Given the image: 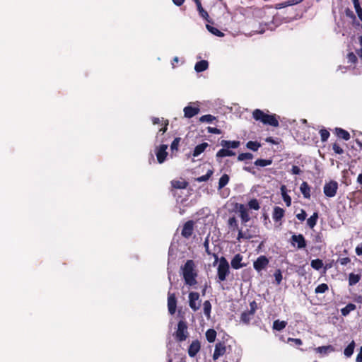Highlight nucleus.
<instances>
[{
    "instance_id": "1",
    "label": "nucleus",
    "mask_w": 362,
    "mask_h": 362,
    "mask_svg": "<svg viewBox=\"0 0 362 362\" xmlns=\"http://www.w3.org/2000/svg\"><path fill=\"white\" fill-rule=\"evenodd\" d=\"M194 262L192 260H187L182 268L185 282L190 286H194L197 283L196 280L197 274L194 270Z\"/></svg>"
},
{
    "instance_id": "2",
    "label": "nucleus",
    "mask_w": 362,
    "mask_h": 362,
    "mask_svg": "<svg viewBox=\"0 0 362 362\" xmlns=\"http://www.w3.org/2000/svg\"><path fill=\"white\" fill-rule=\"evenodd\" d=\"M252 116L255 120L260 121L264 124H269L274 127H278L279 124L275 115L265 114L263 111L259 109L254 110Z\"/></svg>"
},
{
    "instance_id": "3",
    "label": "nucleus",
    "mask_w": 362,
    "mask_h": 362,
    "mask_svg": "<svg viewBox=\"0 0 362 362\" xmlns=\"http://www.w3.org/2000/svg\"><path fill=\"white\" fill-rule=\"evenodd\" d=\"M217 273L219 281H225L226 276L229 274V264L224 257H222L219 261V264L217 268Z\"/></svg>"
},
{
    "instance_id": "4",
    "label": "nucleus",
    "mask_w": 362,
    "mask_h": 362,
    "mask_svg": "<svg viewBox=\"0 0 362 362\" xmlns=\"http://www.w3.org/2000/svg\"><path fill=\"white\" fill-rule=\"evenodd\" d=\"M257 305L255 301H252L250 303V310L244 311L240 315V322L245 325H249L251 320L253 318Z\"/></svg>"
},
{
    "instance_id": "5",
    "label": "nucleus",
    "mask_w": 362,
    "mask_h": 362,
    "mask_svg": "<svg viewBox=\"0 0 362 362\" xmlns=\"http://www.w3.org/2000/svg\"><path fill=\"white\" fill-rule=\"evenodd\" d=\"M189 333L187 331V322L180 320L177 325V329L175 333V339L178 341H185L188 337Z\"/></svg>"
},
{
    "instance_id": "6",
    "label": "nucleus",
    "mask_w": 362,
    "mask_h": 362,
    "mask_svg": "<svg viewBox=\"0 0 362 362\" xmlns=\"http://www.w3.org/2000/svg\"><path fill=\"white\" fill-rule=\"evenodd\" d=\"M256 236V230L255 226H250V228L245 230L238 229V234L237 240L240 241L241 240H250Z\"/></svg>"
},
{
    "instance_id": "7",
    "label": "nucleus",
    "mask_w": 362,
    "mask_h": 362,
    "mask_svg": "<svg viewBox=\"0 0 362 362\" xmlns=\"http://www.w3.org/2000/svg\"><path fill=\"white\" fill-rule=\"evenodd\" d=\"M202 300L199 299V294L197 292L189 293V305L193 311L198 310L201 307Z\"/></svg>"
},
{
    "instance_id": "8",
    "label": "nucleus",
    "mask_w": 362,
    "mask_h": 362,
    "mask_svg": "<svg viewBox=\"0 0 362 362\" xmlns=\"http://www.w3.org/2000/svg\"><path fill=\"white\" fill-rule=\"evenodd\" d=\"M338 184L336 181H330L324 186V194L327 197H333L336 195Z\"/></svg>"
},
{
    "instance_id": "9",
    "label": "nucleus",
    "mask_w": 362,
    "mask_h": 362,
    "mask_svg": "<svg viewBox=\"0 0 362 362\" xmlns=\"http://www.w3.org/2000/svg\"><path fill=\"white\" fill-rule=\"evenodd\" d=\"M269 259L264 256L261 255L254 262L253 267L254 269L258 272H260L262 270L265 269L267 267L269 264Z\"/></svg>"
},
{
    "instance_id": "10",
    "label": "nucleus",
    "mask_w": 362,
    "mask_h": 362,
    "mask_svg": "<svg viewBox=\"0 0 362 362\" xmlns=\"http://www.w3.org/2000/svg\"><path fill=\"white\" fill-rule=\"evenodd\" d=\"M227 347L224 342H218L215 346L213 359L216 360L226 353Z\"/></svg>"
},
{
    "instance_id": "11",
    "label": "nucleus",
    "mask_w": 362,
    "mask_h": 362,
    "mask_svg": "<svg viewBox=\"0 0 362 362\" xmlns=\"http://www.w3.org/2000/svg\"><path fill=\"white\" fill-rule=\"evenodd\" d=\"M168 145L166 144H162L157 148L156 154L159 163H163L165 160L166 156L168 155L166 151Z\"/></svg>"
},
{
    "instance_id": "12",
    "label": "nucleus",
    "mask_w": 362,
    "mask_h": 362,
    "mask_svg": "<svg viewBox=\"0 0 362 362\" xmlns=\"http://www.w3.org/2000/svg\"><path fill=\"white\" fill-rule=\"evenodd\" d=\"M237 209L238 213L240 214V217L241 218L243 223H246L250 220V217L248 213L247 209L245 207L244 204H240L237 206Z\"/></svg>"
},
{
    "instance_id": "13",
    "label": "nucleus",
    "mask_w": 362,
    "mask_h": 362,
    "mask_svg": "<svg viewBox=\"0 0 362 362\" xmlns=\"http://www.w3.org/2000/svg\"><path fill=\"white\" fill-rule=\"evenodd\" d=\"M177 300L174 293H168V308L171 315H173L176 311Z\"/></svg>"
},
{
    "instance_id": "14",
    "label": "nucleus",
    "mask_w": 362,
    "mask_h": 362,
    "mask_svg": "<svg viewBox=\"0 0 362 362\" xmlns=\"http://www.w3.org/2000/svg\"><path fill=\"white\" fill-rule=\"evenodd\" d=\"M291 243L293 245L295 243H297V247L298 249L304 248L306 246L305 238L301 234L293 235L291 237Z\"/></svg>"
},
{
    "instance_id": "15",
    "label": "nucleus",
    "mask_w": 362,
    "mask_h": 362,
    "mask_svg": "<svg viewBox=\"0 0 362 362\" xmlns=\"http://www.w3.org/2000/svg\"><path fill=\"white\" fill-rule=\"evenodd\" d=\"M194 229V223L192 221H188L183 226V228L182 230V235L186 238H189L192 233Z\"/></svg>"
},
{
    "instance_id": "16",
    "label": "nucleus",
    "mask_w": 362,
    "mask_h": 362,
    "mask_svg": "<svg viewBox=\"0 0 362 362\" xmlns=\"http://www.w3.org/2000/svg\"><path fill=\"white\" fill-rule=\"evenodd\" d=\"M201 348L200 342L198 340L193 341L188 348V354L190 357H194L199 351Z\"/></svg>"
},
{
    "instance_id": "17",
    "label": "nucleus",
    "mask_w": 362,
    "mask_h": 362,
    "mask_svg": "<svg viewBox=\"0 0 362 362\" xmlns=\"http://www.w3.org/2000/svg\"><path fill=\"white\" fill-rule=\"evenodd\" d=\"M183 111L185 117L192 118L199 112V106L192 107L188 105L184 108Z\"/></svg>"
},
{
    "instance_id": "18",
    "label": "nucleus",
    "mask_w": 362,
    "mask_h": 362,
    "mask_svg": "<svg viewBox=\"0 0 362 362\" xmlns=\"http://www.w3.org/2000/svg\"><path fill=\"white\" fill-rule=\"evenodd\" d=\"M243 256L240 254L235 255L231 260V267L235 269H239L245 265L242 264Z\"/></svg>"
},
{
    "instance_id": "19",
    "label": "nucleus",
    "mask_w": 362,
    "mask_h": 362,
    "mask_svg": "<svg viewBox=\"0 0 362 362\" xmlns=\"http://www.w3.org/2000/svg\"><path fill=\"white\" fill-rule=\"evenodd\" d=\"M284 212L285 211L282 208L279 206L274 207L272 214L274 221L276 222L280 221L284 216Z\"/></svg>"
},
{
    "instance_id": "20",
    "label": "nucleus",
    "mask_w": 362,
    "mask_h": 362,
    "mask_svg": "<svg viewBox=\"0 0 362 362\" xmlns=\"http://www.w3.org/2000/svg\"><path fill=\"white\" fill-rule=\"evenodd\" d=\"M240 144V143L238 141L222 140L221 141V146L226 148H237Z\"/></svg>"
},
{
    "instance_id": "21",
    "label": "nucleus",
    "mask_w": 362,
    "mask_h": 362,
    "mask_svg": "<svg viewBox=\"0 0 362 362\" xmlns=\"http://www.w3.org/2000/svg\"><path fill=\"white\" fill-rule=\"evenodd\" d=\"M209 63L206 60H202L196 63L194 69L197 72H202L208 69Z\"/></svg>"
},
{
    "instance_id": "22",
    "label": "nucleus",
    "mask_w": 362,
    "mask_h": 362,
    "mask_svg": "<svg viewBox=\"0 0 362 362\" xmlns=\"http://www.w3.org/2000/svg\"><path fill=\"white\" fill-rule=\"evenodd\" d=\"M315 351L317 353H319L320 354L327 355L328 353L334 351V348L331 345L322 346L316 348Z\"/></svg>"
},
{
    "instance_id": "23",
    "label": "nucleus",
    "mask_w": 362,
    "mask_h": 362,
    "mask_svg": "<svg viewBox=\"0 0 362 362\" xmlns=\"http://www.w3.org/2000/svg\"><path fill=\"white\" fill-rule=\"evenodd\" d=\"M209 146V144L206 142H204L199 145H197L195 148H194V150L193 151V156L194 157H197L198 156H199L202 153H203L205 149L206 148V147Z\"/></svg>"
},
{
    "instance_id": "24",
    "label": "nucleus",
    "mask_w": 362,
    "mask_h": 362,
    "mask_svg": "<svg viewBox=\"0 0 362 362\" xmlns=\"http://www.w3.org/2000/svg\"><path fill=\"white\" fill-rule=\"evenodd\" d=\"M300 190L305 198H310V188L306 182H303L300 187Z\"/></svg>"
},
{
    "instance_id": "25",
    "label": "nucleus",
    "mask_w": 362,
    "mask_h": 362,
    "mask_svg": "<svg viewBox=\"0 0 362 362\" xmlns=\"http://www.w3.org/2000/svg\"><path fill=\"white\" fill-rule=\"evenodd\" d=\"M281 193L284 201L285 202L287 206H290L291 204V198L287 194L286 187L285 185L281 187Z\"/></svg>"
},
{
    "instance_id": "26",
    "label": "nucleus",
    "mask_w": 362,
    "mask_h": 362,
    "mask_svg": "<svg viewBox=\"0 0 362 362\" xmlns=\"http://www.w3.org/2000/svg\"><path fill=\"white\" fill-rule=\"evenodd\" d=\"M234 155H235V152L230 150V148H223H223L220 149L216 153V156L220 157V158L226 157V156H233Z\"/></svg>"
},
{
    "instance_id": "27",
    "label": "nucleus",
    "mask_w": 362,
    "mask_h": 362,
    "mask_svg": "<svg viewBox=\"0 0 362 362\" xmlns=\"http://www.w3.org/2000/svg\"><path fill=\"white\" fill-rule=\"evenodd\" d=\"M335 131L338 137L342 138L345 141H348L350 139V134L347 131L341 128H336Z\"/></svg>"
},
{
    "instance_id": "28",
    "label": "nucleus",
    "mask_w": 362,
    "mask_h": 362,
    "mask_svg": "<svg viewBox=\"0 0 362 362\" xmlns=\"http://www.w3.org/2000/svg\"><path fill=\"white\" fill-rule=\"evenodd\" d=\"M356 306L353 303H349L341 310V315L344 316L348 315L351 311L356 310Z\"/></svg>"
},
{
    "instance_id": "29",
    "label": "nucleus",
    "mask_w": 362,
    "mask_h": 362,
    "mask_svg": "<svg viewBox=\"0 0 362 362\" xmlns=\"http://www.w3.org/2000/svg\"><path fill=\"white\" fill-rule=\"evenodd\" d=\"M287 325L286 321H280L279 320H276L273 323V329L281 331L284 329Z\"/></svg>"
},
{
    "instance_id": "30",
    "label": "nucleus",
    "mask_w": 362,
    "mask_h": 362,
    "mask_svg": "<svg viewBox=\"0 0 362 362\" xmlns=\"http://www.w3.org/2000/svg\"><path fill=\"white\" fill-rule=\"evenodd\" d=\"M206 337L209 342H214L216 337V332L213 329H209L206 332Z\"/></svg>"
},
{
    "instance_id": "31",
    "label": "nucleus",
    "mask_w": 362,
    "mask_h": 362,
    "mask_svg": "<svg viewBox=\"0 0 362 362\" xmlns=\"http://www.w3.org/2000/svg\"><path fill=\"white\" fill-rule=\"evenodd\" d=\"M361 279V276L359 274H355L354 273H351L349 276V284L350 286H354Z\"/></svg>"
},
{
    "instance_id": "32",
    "label": "nucleus",
    "mask_w": 362,
    "mask_h": 362,
    "mask_svg": "<svg viewBox=\"0 0 362 362\" xmlns=\"http://www.w3.org/2000/svg\"><path fill=\"white\" fill-rule=\"evenodd\" d=\"M318 218L317 213H314L307 220V224L310 228H313L317 223V221Z\"/></svg>"
},
{
    "instance_id": "33",
    "label": "nucleus",
    "mask_w": 362,
    "mask_h": 362,
    "mask_svg": "<svg viewBox=\"0 0 362 362\" xmlns=\"http://www.w3.org/2000/svg\"><path fill=\"white\" fill-rule=\"evenodd\" d=\"M229 176L227 174L223 175L219 179L218 189L223 188L229 182Z\"/></svg>"
},
{
    "instance_id": "34",
    "label": "nucleus",
    "mask_w": 362,
    "mask_h": 362,
    "mask_svg": "<svg viewBox=\"0 0 362 362\" xmlns=\"http://www.w3.org/2000/svg\"><path fill=\"white\" fill-rule=\"evenodd\" d=\"M353 4L355 8V11L359 18V19L362 21V8L360 5L359 0H352Z\"/></svg>"
},
{
    "instance_id": "35",
    "label": "nucleus",
    "mask_w": 362,
    "mask_h": 362,
    "mask_svg": "<svg viewBox=\"0 0 362 362\" xmlns=\"http://www.w3.org/2000/svg\"><path fill=\"white\" fill-rule=\"evenodd\" d=\"M354 347H355V343L354 341H352L344 349V355L346 356V357H350L353 353H354Z\"/></svg>"
},
{
    "instance_id": "36",
    "label": "nucleus",
    "mask_w": 362,
    "mask_h": 362,
    "mask_svg": "<svg viewBox=\"0 0 362 362\" xmlns=\"http://www.w3.org/2000/svg\"><path fill=\"white\" fill-rule=\"evenodd\" d=\"M311 267L315 270H320L323 267V262L320 259H315L311 261Z\"/></svg>"
},
{
    "instance_id": "37",
    "label": "nucleus",
    "mask_w": 362,
    "mask_h": 362,
    "mask_svg": "<svg viewBox=\"0 0 362 362\" xmlns=\"http://www.w3.org/2000/svg\"><path fill=\"white\" fill-rule=\"evenodd\" d=\"M203 310L204 315L207 317H210V313L211 310V304L209 300H206L203 304Z\"/></svg>"
},
{
    "instance_id": "38",
    "label": "nucleus",
    "mask_w": 362,
    "mask_h": 362,
    "mask_svg": "<svg viewBox=\"0 0 362 362\" xmlns=\"http://www.w3.org/2000/svg\"><path fill=\"white\" fill-rule=\"evenodd\" d=\"M272 163V160L269 159H257L255 162V165L260 167H265L271 165Z\"/></svg>"
},
{
    "instance_id": "39",
    "label": "nucleus",
    "mask_w": 362,
    "mask_h": 362,
    "mask_svg": "<svg viewBox=\"0 0 362 362\" xmlns=\"http://www.w3.org/2000/svg\"><path fill=\"white\" fill-rule=\"evenodd\" d=\"M206 28L211 33L214 34V35L218 37H223L224 35V34L221 31L210 25H206Z\"/></svg>"
},
{
    "instance_id": "40",
    "label": "nucleus",
    "mask_w": 362,
    "mask_h": 362,
    "mask_svg": "<svg viewBox=\"0 0 362 362\" xmlns=\"http://www.w3.org/2000/svg\"><path fill=\"white\" fill-rule=\"evenodd\" d=\"M246 146L253 151H257L260 147V144L257 141H250L247 143Z\"/></svg>"
},
{
    "instance_id": "41",
    "label": "nucleus",
    "mask_w": 362,
    "mask_h": 362,
    "mask_svg": "<svg viewBox=\"0 0 362 362\" xmlns=\"http://www.w3.org/2000/svg\"><path fill=\"white\" fill-rule=\"evenodd\" d=\"M228 224L233 230H238V221L235 216L230 217L228 220Z\"/></svg>"
},
{
    "instance_id": "42",
    "label": "nucleus",
    "mask_w": 362,
    "mask_h": 362,
    "mask_svg": "<svg viewBox=\"0 0 362 362\" xmlns=\"http://www.w3.org/2000/svg\"><path fill=\"white\" fill-rule=\"evenodd\" d=\"M216 119V117L211 115H205L199 118L201 122L211 123Z\"/></svg>"
},
{
    "instance_id": "43",
    "label": "nucleus",
    "mask_w": 362,
    "mask_h": 362,
    "mask_svg": "<svg viewBox=\"0 0 362 362\" xmlns=\"http://www.w3.org/2000/svg\"><path fill=\"white\" fill-rule=\"evenodd\" d=\"M212 174H213V170H209L206 175L197 177V181L199 182H206L211 177Z\"/></svg>"
},
{
    "instance_id": "44",
    "label": "nucleus",
    "mask_w": 362,
    "mask_h": 362,
    "mask_svg": "<svg viewBox=\"0 0 362 362\" xmlns=\"http://www.w3.org/2000/svg\"><path fill=\"white\" fill-rule=\"evenodd\" d=\"M253 156L250 153H240L238 156V160L240 161L245 160H252Z\"/></svg>"
},
{
    "instance_id": "45",
    "label": "nucleus",
    "mask_w": 362,
    "mask_h": 362,
    "mask_svg": "<svg viewBox=\"0 0 362 362\" xmlns=\"http://www.w3.org/2000/svg\"><path fill=\"white\" fill-rule=\"evenodd\" d=\"M328 290V286L326 284H321L315 288L316 293H324Z\"/></svg>"
},
{
    "instance_id": "46",
    "label": "nucleus",
    "mask_w": 362,
    "mask_h": 362,
    "mask_svg": "<svg viewBox=\"0 0 362 362\" xmlns=\"http://www.w3.org/2000/svg\"><path fill=\"white\" fill-rule=\"evenodd\" d=\"M248 206L250 207V209L254 210H258L260 208L259 204L256 199H251L248 202Z\"/></svg>"
},
{
    "instance_id": "47",
    "label": "nucleus",
    "mask_w": 362,
    "mask_h": 362,
    "mask_svg": "<svg viewBox=\"0 0 362 362\" xmlns=\"http://www.w3.org/2000/svg\"><path fill=\"white\" fill-rule=\"evenodd\" d=\"M275 281L276 282V284L279 285L282 281L283 276L282 274L280 269H277L275 271L274 274Z\"/></svg>"
},
{
    "instance_id": "48",
    "label": "nucleus",
    "mask_w": 362,
    "mask_h": 362,
    "mask_svg": "<svg viewBox=\"0 0 362 362\" xmlns=\"http://www.w3.org/2000/svg\"><path fill=\"white\" fill-rule=\"evenodd\" d=\"M181 139L176 137L171 144L170 148L172 151H177Z\"/></svg>"
},
{
    "instance_id": "49",
    "label": "nucleus",
    "mask_w": 362,
    "mask_h": 362,
    "mask_svg": "<svg viewBox=\"0 0 362 362\" xmlns=\"http://www.w3.org/2000/svg\"><path fill=\"white\" fill-rule=\"evenodd\" d=\"M320 136H321V140L322 141H326L329 136V132L327 130V129H321L320 131Z\"/></svg>"
},
{
    "instance_id": "50",
    "label": "nucleus",
    "mask_w": 362,
    "mask_h": 362,
    "mask_svg": "<svg viewBox=\"0 0 362 362\" xmlns=\"http://www.w3.org/2000/svg\"><path fill=\"white\" fill-rule=\"evenodd\" d=\"M197 10L199 13V15L204 18V19L207 20V18H209V14L208 13L202 8V4L201 5H198L197 6Z\"/></svg>"
},
{
    "instance_id": "51",
    "label": "nucleus",
    "mask_w": 362,
    "mask_h": 362,
    "mask_svg": "<svg viewBox=\"0 0 362 362\" xmlns=\"http://www.w3.org/2000/svg\"><path fill=\"white\" fill-rule=\"evenodd\" d=\"M332 149L337 154H342L344 153L342 148L337 143L332 145Z\"/></svg>"
},
{
    "instance_id": "52",
    "label": "nucleus",
    "mask_w": 362,
    "mask_h": 362,
    "mask_svg": "<svg viewBox=\"0 0 362 362\" xmlns=\"http://www.w3.org/2000/svg\"><path fill=\"white\" fill-rule=\"evenodd\" d=\"M173 186L175 188L178 189H182L186 187V183L184 182H180V181H173L172 182Z\"/></svg>"
},
{
    "instance_id": "53",
    "label": "nucleus",
    "mask_w": 362,
    "mask_h": 362,
    "mask_svg": "<svg viewBox=\"0 0 362 362\" xmlns=\"http://www.w3.org/2000/svg\"><path fill=\"white\" fill-rule=\"evenodd\" d=\"M307 214L304 210H301L300 213L296 214V218L301 221L306 218Z\"/></svg>"
},
{
    "instance_id": "54",
    "label": "nucleus",
    "mask_w": 362,
    "mask_h": 362,
    "mask_svg": "<svg viewBox=\"0 0 362 362\" xmlns=\"http://www.w3.org/2000/svg\"><path fill=\"white\" fill-rule=\"evenodd\" d=\"M347 58L350 63H355L357 61V57L353 52L349 53Z\"/></svg>"
},
{
    "instance_id": "55",
    "label": "nucleus",
    "mask_w": 362,
    "mask_h": 362,
    "mask_svg": "<svg viewBox=\"0 0 362 362\" xmlns=\"http://www.w3.org/2000/svg\"><path fill=\"white\" fill-rule=\"evenodd\" d=\"M207 130L209 133H212V134H221V130L216 128V127H209L207 128Z\"/></svg>"
},
{
    "instance_id": "56",
    "label": "nucleus",
    "mask_w": 362,
    "mask_h": 362,
    "mask_svg": "<svg viewBox=\"0 0 362 362\" xmlns=\"http://www.w3.org/2000/svg\"><path fill=\"white\" fill-rule=\"evenodd\" d=\"M351 261V259L349 258V257H342V258H340L339 259L338 262L341 264V265H346L348 263H349Z\"/></svg>"
},
{
    "instance_id": "57",
    "label": "nucleus",
    "mask_w": 362,
    "mask_h": 362,
    "mask_svg": "<svg viewBox=\"0 0 362 362\" xmlns=\"http://www.w3.org/2000/svg\"><path fill=\"white\" fill-rule=\"evenodd\" d=\"M303 0H288L286 1V3L288 5V6H293V5H296V4H298L300 2H302Z\"/></svg>"
},
{
    "instance_id": "58",
    "label": "nucleus",
    "mask_w": 362,
    "mask_h": 362,
    "mask_svg": "<svg viewBox=\"0 0 362 362\" xmlns=\"http://www.w3.org/2000/svg\"><path fill=\"white\" fill-rule=\"evenodd\" d=\"M291 173L293 175H299L301 173V170L299 167L293 165L291 169Z\"/></svg>"
},
{
    "instance_id": "59",
    "label": "nucleus",
    "mask_w": 362,
    "mask_h": 362,
    "mask_svg": "<svg viewBox=\"0 0 362 362\" xmlns=\"http://www.w3.org/2000/svg\"><path fill=\"white\" fill-rule=\"evenodd\" d=\"M286 4H287L286 1H284V2H282V3H279V4H276L275 8L276 9H281V8L287 7L288 5H286Z\"/></svg>"
},
{
    "instance_id": "60",
    "label": "nucleus",
    "mask_w": 362,
    "mask_h": 362,
    "mask_svg": "<svg viewBox=\"0 0 362 362\" xmlns=\"http://www.w3.org/2000/svg\"><path fill=\"white\" fill-rule=\"evenodd\" d=\"M356 362H362V346L361 347L360 351L356 356Z\"/></svg>"
},
{
    "instance_id": "61",
    "label": "nucleus",
    "mask_w": 362,
    "mask_h": 362,
    "mask_svg": "<svg viewBox=\"0 0 362 362\" xmlns=\"http://www.w3.org/2000/svg\"><path fill=\"white\" fill-rule=\"evenodd\" d=\"M288 341H294L296 345L302 344V341L300 339L288 338Z\"/></svg>"
},
{
    "instance_id": "62",
    "label": "nucleus",
    "mask_w": 362,
    "mask_h": 362,
    "mask_svg": "<svg viewBox=\"0 0 362 362\" xmlns=\"http://www.w3.org/2000/svg\"><path fill=\"white\" fill-rule=\"evenodd\" d=\"M356 253L358 255H362V243L360 245H358L356 248Z\"/></svg>"
},
{
    "instance_id": "63",
    "label": "nucleus",
    "mask_w": 362,
    "mask_h": 362,
    "mask_svg": "<svg viewBox=\"0 0 362 362\" xmlns=\"http://www.w3.org/2000/svg\"><path fill=\"white\" fill-rule=\"evenodd\" d=\"M168 124V121L165 122V126L164 127L161 128L160 130H159V132H161L162 134H163L166 130H167V125Z\"/></svg>"
},
{
    "instance_id": "64",
    "label": "nucleus",
    "mask_w": 362,
    "mask_h": 362,
    "mask_svg": "<svg viewBox=\"0 0 362 362\" xmlns=\"http://www.w3.org/2000/svg\"><path fill=\"white\" fill-rule=\"evenodd\" d=\"M185 0H173L174 4L177 6H181L184 3Z\"/></svg>"
}]
</instances>
